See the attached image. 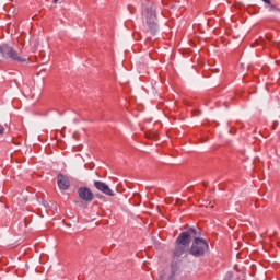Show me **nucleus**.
Instances as JSON below:
<instances>
[{
    "instance_id": "nucleus-1",
    "label": "nucleus",
    "mask_w": 280,
    "mask_h": 280,
    "mask_svg": "<svg viewBox=\"0 0 280 280\" xmlns=\"http://www.w3.org/2000/svg\"><path fill=\"white\" fill-rule=\"evenodd\" d=\"M142 19L145 25V33L150 36H156L159 34V18H156V7L149 5L142 11Z\"/></svg>"
},
{
    "instance_id": "nucleus-2",
    "label": "nucleus",
    "mask_w": 280,
    "mask_h": 280,
    "mask_svg": "<svg viewBox=\"0 0 280 280\" xmlns=\"http://www.w3.org/2000/svg\"><path fill=\"white\" fill-rule=\"evenodd\" d=\"M198 235V230L195 228H190L186 232H182L178 237L176 238V245L174 255L175 257H180L185 255L187 248H189V244H191V237L195 238Z\"/></svg>"
},
{
    "instance_id": "nucleus-3",
    "label": "nucleus",
    "mask_w": 280,
    "mask_h": 280,
    "mask_svg": "<svg viewBox=\"0 0 280 280\" xmlns=\"http://www.w3.org/2000/svg\"><path fill=\"white\" fill-rule=\"evenodd\" d=\"M0 59L12 60L13 62L20 63L27 62V60H30V58L21 56L19 50H15L14 47L8 44L0 45Z\"/></svg>"
},
{
    "instance_id": "nucleus-4",
    "label": "nucleus",
    "mask_w": 280,
    "mask_h": 280,
    "mask_svg": "<svg viewBox=\"0 0 280 280\" xmlns=\"http://www.w3.org/2000/svg\"><path fill=\"white\" fill-rule=\"evenodd\" d=\"M198 235L200 234L197 232L189 249V254L192 255V257H203L206 253H209V243H207L205 238H200Z\"/></svg>"
},
{
    "instance_id": "nucleus-5",
    "label": "nucleus",
    "mask_w": 280,
    "mask_h": 280,
    "mask_svg": "<svg viewBox=\"0 0 280 280\" xmlns=\"http://www.w3.org/2000/svg\"><path fill=\"white\" fill-rule=\"evenodd\" d=\"M94 187L97 189V191L105 194V196H115L113 189H110V187L104 182L94 180Z\"/></svg>"
},
{
    "instance_id": "nucleus-6",
    "label": "nucleus",
    "mask_w": 280,
    "mask_h": 280,
    "mask_svg": "<svg viewBox=\"0 0 280 280\" xmlns=\"http://www.w3.org/2000/svg\"><path fill=\"white\" fill-rule=\"evenodd\" d=\"M79 198L84 200V202H91L93 200V191L89 187H81L78 190Z\"/></svg>"
},
{
    "instance_id": "nucleus-7",
    "label": "nucleus",
    "mask_w": 280,
    "mask_h": 280,
    "mask_svg": "<svg viewBox=\"0 0 280 280\" xmlns=\"http://www.w3.org/2000/svg\"><path fill=\"white\" fill-rule=\"evenodd\" d=\"M57 184L59 189L67 191V189H69V187L71 186V183L69 182V177H67L63 174H58L57 176Z\"/></svg>"
},
{
    "instance_id": "nucleus-8",
    "label": "nucleus",
    "mask_w": 280,
    "mask_h": 280,
    "mask_svg": "<svg viewBox=\"0 0 280 280\" xmlns=\"http://www.w3.org/2000/svg\"><path fill=\"white\" fill-rule=\"evenodd\" d=\"M178 267L176 265L171 266V275L168 276L167 280H176V271Z\"/></svg>"
},
{
    "instance_id": "nucleus-9",
    "label": "nucleus",
    "mask_w": 280,
    "mask_h": 280,
    "mask_svg": "<svg viewBox=\"0 0 280 280\" xmlns=\"http://www.w3.org/2000/svg\"><path fill=\"white\" fill-rule=\"evenodd\" d=\"M275 10H278V12H280V9L277 8V5L272 4V2H270V4H269V11H270V12H275Z\"/></svg>"
},
{
    "instance_id": "nucleus-10",
    "label": "nucleus",
    "mask_w": 280,
    "mask_h": 280,
    "mask_svg": "<svg viewBox=\"0 0 280 280\" xmlns=\"http://www.w3.org/2000/svg\"><path fill=\"white\" fill-rule=\"evenodd\" d=\"M233 279V272H228L226 277L223 280H231Z\"/></svg>"
},
{
    "instance_id": "nucleus-11",
    "label": "nucleus",
    "mask_w": 280,
    "mask_h": 280,
    "mask_svg": "<svg viewBox=\"0 0 280 280\" xmlns=\"http://www.w3.org/2000/svg\"><path fill=\"white\" fill-rule=\"evenodd\" d=\"M3 132H5V128L3 127V125H0V135H3Z\"/></svg>"
},
{
    "instance_id": "nucleus-12",
    "label": "nucleus",
    "mask_w": 280,
    "mask_h": 280,
    "mask_svg": "<svg viewBox=\"0 0 280 280\" xmlns=\"http://www.w3.org/2000/svg\"><path fill=\"white\" fill-rule=\"evenodd\" d=\"M264 3H267V5H270V0H262Z\"/></svg>"
},
{
    "instance_id": "nucleus-13",
    "label": "nucleus",
    "mask_w": 280,
    "mask_h": 280,
    "mask_svg": "<svg viewBox=\"0 0 280 280\" xmlns=\"http://www.w3.org/2000/svg\"><path fill=\"white\" fill-rule=\"evenodd\" d=\"M58 1H60V0H52L54 3H57Z\"/></svg>"
},
{
    "instance_id": "nucleus-14",
    "label": "nucleus",
    "mask_w": 280,
    "mask_h": 280,
    "mask_svg": "<svg viewBox=\"0 0 280 280\" xmlns=\"http://www.w3.org/2000/svg\"><path fill=\"white\" fill-rule=\"evenodd\" d=\"M210 207V209H213V206H209Z\"/></svg>"
}]
</instances>
